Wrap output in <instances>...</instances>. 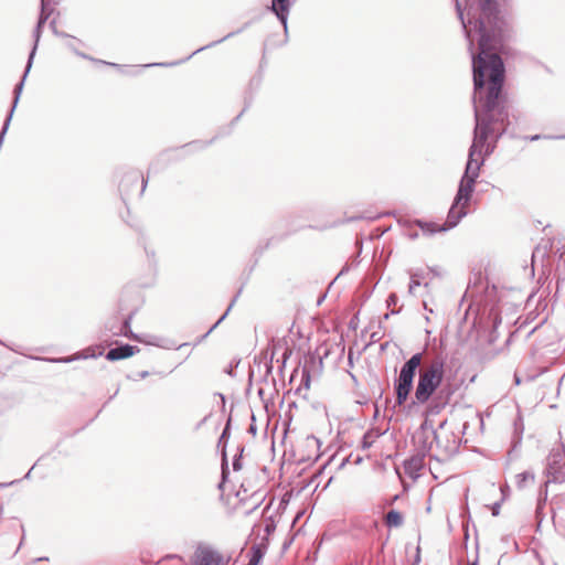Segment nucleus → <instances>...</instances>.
<instances>
[{"label":"nucleus","instance_id":"obj_1","mask_svg":"<svg viewBox=\"0 0 565 565\" xmlns=\"http://www.w3.org/2000/svg\"><path fill=\"white\" fill-rule=\"evenodd\" d=\"M475 23L481 32L479 52L471 51L476 124L463 174L477 182L486 158L493 152L510 125L502 95L505 68L500 56L509 40V29L491 11L483 13Z\"/></svg>","mask_w":565,"mask_h":565},{"label":"nucleus","instance_id":"obj_2","mask_svg":"<svg viewBox=\"0 0 565 565\" xmlns=\"http://www.w3.org/2000/svg\"><path fill=\"white\" fill-rule=\"evenodd\" d=\"M476 181L462 174L457 193L454 198L452 204L448 211L447 220L444 224L438 225L434 222H426L423 220H415L414 224L417 225L424 235L431 236L436 233L447 232L456 227L459 222L468 214V206L475 192Z\"/></svg>","mask_w":565,"mask_h":565},{"label":"nucleus","instance_id":"obj_3","mask_svg":"<svg viewBox=\"0 0 565 565\" xmlns=\"http://www.w3.org/2000/svg\"><path fill=\"white\" fill-rule=\"evenodd\" d=\"M456 11L468 40L470 51H472L475 38L477 36L478 41L481 39V32L476 28L475 21L487 11H491V14L505 22L509 29V39L511 38V25L499 9L495 0H456Z\"/></svg>","mask_w":565,"mask_h":565},{"label":"nucleus","instance_id":"obj_4","mask_svg":"<svg viewBox=\"0 0 565 565\" xmlns=\"http://www.w3.org/2000/svg\"><path fill=\"white\" fill-rule=\"evenodd\" d=\"M446 358L437 354L419 370L414 404L424 405L430 401L445 377Z\"/></svg>","mask_w":565,"mask_h":565},{"label":"nucleus","instance_id":"obj_5","mask_svg":"<svg viewBox=\"0 0 565 565\" xmlns=\"http://www.w3.org/2000/svg\"><path fill=\"white\" fill-rule=\"evenodd\" d=\"M423 354H413L401 367L399 375L395 381V403L397 406H402L408 398V395L414 385V377L416 371L422 364Z\"/></svg>","mask_w":565,"mask_h":565},{"label":"nucleus","instance_id":"obj_6","mask_svg":"<svg viewBox=\"0 0 565 565\" xmlns=\"http://www.w3.org/2000/svg\"><path fill=\"white\" fill-rule=\"evenodd\" d=\"M447 420H443L436 431H434V440L436 454L431 457L437 460H445L459 451L461 439L454 431L447 430Z\"/></svg>","mask_w":565,"mask_h":565},{"label":"nucleus","instance_id":"obj_7","mask_svg":"<svg viewBox=\"0 0 565 565\" xmlns=\"http://www.w3.org/2000/svg\"><path fill=\"white\" fill-rule=\"evenodd\" d=\"M547 480L545 486L548 483H563L565 482V450L553 449L547 457L546 463Z\"/></svg>","mask_w":565,"mask_h":565},{"label":"nucleus","instance_id":"obj_8","mask_svg":"<svg viewBox=\"0 0 565 565\" xmlns=\"http://www.w3.org/2000/svg\"><path fill=\"white\" fill-rule=\"evenodd\" d=\"M52 11H53L52 9H49V2L46 0H41V13H40L38 24L33 32L34 45H33V47L30 52L29 58H28L26 67H25L24 74L22 76L23 79L26 78V76L32 67L33 58H34V55H35V52H36V49L39 45L41 34H42L43 25L46 22V20L49 19V17L51 15Z\"/></svg>","mask_w":565,"mask_h":565},{"label":"nucleus","instance_id":"obj_9","mask_svg":"<svg viewBox=\"0 0 565 565\" xmlns=\"http://www.w3.org/2000/svg\"><path fill=\"white\" fill-rule=\"evenodd\" d=\"M231 423H232V417L230 415L227 417L225 427H224V429L218 438V441H217V448L221 449V454H222L221 482L218 483L220 489L223 488V484L225 483V481L230 475L228 461H227V455H226V445H227L228 438L231 436Z\"/></svg>","mask_w":565,"mask_h":565},{"label":"nucleus","instance_id":"obj_10","mask_svg":"<svg viewBox=\"0 0 565 565\" xmlns=\"http://www.w3.org/2000/svg\"><path fill=\"white\" fill-rule=\"evenodd\" d=\"M294 3L295 2L290 0H271V4L268 7V10L273 12L282 24L286 36L288 33V15Z\"/></svg>","mask_w":565,"mask_h":565},{"label":"nucleus","instance_id":"obj_11","mask_svg":"<svg viewBox=\"0 0 565 565\" xmlns=\"http://www.w3.org/2000/svg\"><path fill=\"white\" fill-rule=\"evenodd\" d=\"M269 540L263 536L259 542L254 543L248 552V563L246 565H259L267 553Z\"/></svg>","mask_w":565,"mask_h":565},{"label":"nucleus","instance_id":"obj_12","mask_svg":"<svg viewBox=\"0 0 565 565\" xmlns=\"http://www.w3.org/2000/svg\"><path fill=\"white\" fill-rule=\"evenodd\" d=\"M414 440H415V444H416V450H417L416 454H420L424 457H426L434 449L436 450V448H435V440H434V437H431V435H428V434H416L414 436Z\"/></svg>","mask_w":565,"mask_h":565},{"label":"nucleus","instance_id":"obj_13","mask_svg":"<svg viewBox=\"0 0 565 565\" xmlns=\"http://www.w3.org/2000/svg\"><path fill=\"white\" fill-rule=\"evenodd\" d=\"M424 456L415 454L411 458L404 460V470L413 479L418 477L419 471L424 467Z\"/></svg>","mask_w":565,"mask_h":565},{"label":"nucleus","instance_id":"obj_14","mask_svg":"<svg viewBox=\"0 0 565 565\" xmlns=\"http://www.w3.org/2000/svg\"><path fill=\"white\" fill-rule=\"evenodd\" d=\"M138 352H139V349L137 347H134L130 344H122L120 347L110 349L106 354V359L109 361H117V360L129 358Z\"/></svg>","mask_w":565,"mask_h":565},{"label":"nucleus","instance_id":"obj_15","mask_svg":"<svg viewBox=\"0 0 565 565\" xmlns=\"http://www.w3.org/2000/svg\"><path fill=\"white\" fill-rule=\"evenodd\" d=\"M193 565H212V548L199 546L194 554Z\"/></svg>","mask_w":565,"mask_h":565},{"label":"nucleus","instance_id":"obj_16","mask_svg":"<svg viewBox=\"0 0 565 565\" xmlns=\"http://www.w3.org/2000/svg\"><path fill=\"white\" fill-rule=\"evenodd\" d=\"M124 337L129 338L135 341H138V342H141V343L149 344V345H156V347L162 345L160 342V339L156 335H150V334H141L140 335V334L134 333L132 331H129V332H124Z\"/></svg>","mask_w":565,"mask_h":565},{"label":"nucleus","instance_id":"obj_17","mask_svg":"<svg viewBox=\"0 0 565 565\" xmlns=\"http://www.w3.org/2000/svg\"><path fill=\"white\" fill-rule=\"evenodd\" d=\"M409 275V285H408V294L411 296L415 295V288L422 285V280L425 278V271L423 269H411L408 270Z\"/></svg>","mask_w":565,"mask_h":565},{"label":"nucleus","instance_id":"obj_18","mask_svg":"<svg viewBox=\"0 0 565 565\" xmlns=\"http://www.w3.org/2000/svg\"><path fill=\"white\" fill-rule=\"evenodd\" d=\"M384 523L387 527H399L404 523V516L397 510H390L384 516Z\"/></svg>","mask_w":565,"mask_h":565},{"label":"nucleus","instance_id":"obj_19","mask_svg":"<svg viewBox=\"0 0 565 565\" xmlns=\"http://www.w3.org/2000/svg\"><path fill=\"white\" fill-rule=\"evenodd\" d=\"M441 394L443 391L437 396H433L430 398L431 401L427 408L428 415H438L441 412V409L446 406L447 399H444Z\"/></svg>","mask_w":565,"mask_h":565},{"label":"nucleus","instance_id":"obj_20","mask_svg":"<svg viewBox=\"0 0 565 565\" xmlns=\"http://www.w3.org/2000/svg\"><path fill=\"white\" fill-rule=\"evenodd\" d=\"M516 487L519 489H524L529 486V483L534 482V473L531 471H523L515 477Z\"/></svg>","mask_w":565,"mask_h":565},{"label":"nucleus","instance_id":"obj_21","mask_svg":"<svg viewBox=\"0 0 565 565\" xmlns=\"http://www.w3.org/2000/svg\"><path fill=\"white\" fill-rule=\"evenodd\" d=\"M489 318L492 321V330H491V332L489 334V342L492 343L497 339L495 332H497V328L501 323V317H500V315L498 312H494L493 310H491V312L489 315Z\"/></svg>","mask_w":565,"mask_h":565},{"label":"nucleus","instance_id":"obj_22","mask_svg":"<svg viewBox=\"0 0 565 565\" xmlns=\"http://www.w3.org/2000/svg\"><path fill=\"white\" fill-rule=\"evenodd\" d=\"M437 428L434 427L433 423L428 419H425L422 425L419 426V429L416 434H428L434 437V431H436Z\"/></svg>","mask_w":565,"mask_h":565},{"label":"nucleus","instance_id":"obj_23","mask_svg":"<svg viewBox=\"0 0 565 565\" xmlns=\"http://www.w3.org/2000/svg\"><path fill=\"white\" fill-rule=\"evenodd\" d=\"M374 438H375V435L373 434V431L367 430L362 437V441H361L362 449H369L370 447H372V445L374 443Z\"/></svg>","mask_w":565,"mask_h":565},{"label":"nucleus","instance_id":"obj_24","mask_svg":"<svg viewBox=\"0 0 565 565\" xmlns=\"http://www.w3.org/2000/svg\"><path fill=\"white\" fill-rule=\"evenodd\" d=\"M243 451H244V446H238L237 447V454L234 456L233 462H232L234 471H238V470L242 469V455H243Z\"/></svg>","mask_w":565,"mask_h":565},{"label":"nucleus","instance_id":"obj_25","mask_svg":"<svg viewBox=\"0 0 565 565\" xmlns=\"http://www.w3.org/2000/svg\"><path fill=\"white\" fill-rule=\"evenodd\" d=\"M231 561V556H225L214 551V565H226Z\"/></svg>","mask_w":565,"mask_h":565},{"label":"nucleus","instance_id":"obj_26","mask_svg":"<svg viewBox=\"0 0 565 565\" xmlns=\"http://www.w3.org/2000/svg\"><path fill=\"white\" fill-rule=\"evenodd\" d=\"M561 138H565V135H564V136H542V135H533V136H526V137H524V139L530 140V141H536V140H540V139H561Z\"/></svg>","mask_w":565,"mask_h":565},{"label":"nucleus","instance_id":"obj_27","mask_svg":"<svg viewBox=\"0 0 565 565\" xmlns=\"http://www.w3.org/2000/svg\"><path fill=\"white\" fill-rule=\"evenodd\" d=\"M236 298H237V296H235V297L232 299V301H231V303L228 305V307H227L226 311L222 315V317H221L216 322H214V324H213V328H214V329H216V328H217V326H218V324H220V323H221V322L226 318V316L228 315L230 310H231V309H232V307L234 306V302L236 301Z\"/></svg>","mask_w":565,"mask_h":565},{"label":"nucleus","instance_id":"obj_28","mask_svg":"<svg viewBox=\"0 0 565 565\" xmlns=\"http://www.w3.org/2000/svg\"><path fill=\"white\" fill-rule=\"evenodd\" d=\"M275 529H276L275 522L273 520L268 521L264 527V532H265L264 536H267V539L269 540V535L275 531Z\"/></svg>","mask_w":565,"mask_h":565},{"label":"nucleus","instance_id":"obj_29","mask_svg":"<svg viewBox=\"0 0 565 565\" xmlns=\"http://www.w3.org/2000/svg\"><path fill=\"white\" fill-rule=\"evenodd\" d=\"M130 320H131V317H129L128 319H126L122 323V327L120 329V331L117 333V334H121L124 335V332H129L131 331V328H130Z\"/></svg>","mask_w":565,"mask_h":565},{"label":"nucleus","instance_id":"obj_30","mask_svg":"<svg viewBox=\"0 0 565 565\" xmlns=\"http://www.w3.org/2000/svg\"><path fill=\"white\" fill-rule=\"evenodd\" d=\"M398 301V297L396 294L392 292L388 295L387 299H386V305L387 307H392V306H395Z\"/></svg>","mask_w":565,"mask_h":565},{"label":"nucleus","instance_id":"obj_31","mask_svg":"<svg viewBox=\"0 0 565 565\" xmlns=\"http://www.w3.org/2000/svg\"><path fill=\"white\" fill-rule=\"evenodd\" d=\"M78 359V356H67V358H61V359H53L52 362H62V363H70L74 360Z\"/></svg>","mask_w":565,"mask_h":565},{"label":"nucleus","instance_id":"obj_32","mask_svg":"<svg viewBox=\"0 0 565 565\" xmlns=\"http://www.w3.org/2000/svg\"><path fill=\"white\" fill-rule=\"evenodd\" d=\"M302 382H303L306 387H309L310 374H309V372L306 369H303V371H302Z\"/></svg>","mask_w":565,"mask_h":565},{"label":"nucleus","instance_id":"obj_33","mask_svg":"<svg viewBox=\"0 0 565 565\" xmlns=\"http://www.w3.org/2000/svg\"><path fill=\"white\" fill-rule=\"evenodd\" d=\"M500 502H495L492 508H491V511H492V515L497 516L499 515L500 513Z\"/></svg>","mask_w":565,"mask_h":565},{"label":"nucleus","instance_id":"obj_34","mask_svg":"<svg viewBox=\"0 0 565 565\" xmlns=\"http://www.w3.org/2000/svg\"><path fill=\"white\" fill-rule=\"evenodd\" d=\"M248 433L253 434L254 436L257 434V427L254 423L249 425Z\"/></svg>","mask_w":565,"mask_h":565},{"label":"nucleus","instance_id":"obj_35","mask_svg":"<svg viewBox=\"0 0 565 565\" xmlns=\"http://www.w3.org/2000/svg\"><path fill=\"white\" fill-rule=\"evenodd\" d=\"M141 181H142V184H141V193H143V191H145V189H146V186H147V182H148V180H147V179H145V178H142V180H141Z\"/></svg>","mask_w":565,"mask_h":565},{"label":"nucleus","instance_id":"obj_36","mask_svg":"<svg viewBox=\"0 0 565 565\" xmlns=\"http://www.w3.org/2000/svg\"><path fill=\"white\" fill-rule=\"evenodd\" d=\"M542 507H543V503H542L541 500H539L537 508H536V514L537 515L541 513Z\"/></svg>","mask_w":565,"mask_h":565},{"label":"nucleus","instance_id":"obj_37","mask_svg":"<svg viewBox=\"0 0 565 565\" xmlns=\"http://www.w3.org/2000/svg\"><path fill=\"white\" fill-rule=\"evenodd\" d=\"M139 379H146L148 376V372L147 371H142L138 374Z\"/></svg>","mask_w":565,"mask_h":565},{"label":"nucleus","instance_id":"obj_38","mask_svg":"<svg viewBox=\"0 0 565 565\" xmlns=\"http://www.w3.org/2000/svg\"><path fill=\"white\" fill-rule=\"evenodd\" d=\"M130 179L137 182L139 179L138 173H131Z\"/></svg>","mask_w":565,"mask_h":565},{"label":"nucleus","instance_id":"obj_39","mask_svg":"<svg viewBox=\"0 0 565 565\" xmlns=\"http://www.w3.org/2000/svg\"><path fill=\"white\" fill-rule=\"evenodd\" d=\"M408 236H409V238L415 239V238H417V237H418V233H417V232H415V233H409V234H408Z\"/></svg>","mask_w":565,"mask_h":565},{"label":"nucleus","instance_id":"obj_40","mask_svg":"<svg viewBox=\"0 0 565 565\" xmlns=\"http://www.w3.org/2000/svg\"><path fill=\"white\" fill-rule=\"evenodd\" d=\"M216 395L221 398L223 407H224L225 406V397H224V395L220 394V393H217Z\"/></svg>","mask_w":565,"mask_h":565},{"label":"nucleus","instance_id":"obj_41","mask_svg":"<svg viewBox=\"0 0 565 565\" xmlns=\"http://www.w3.org/2000/svg\"><path fill=\"white\" fill-rule=\"evenodd\" d=\"M419 561H420L419 554L417 553V555H416V557H415V559H414L412 565H418Z\"/></svg>","mask_w":565,"mask_h":565},{"label":"nucleus","instance_id":"obj_42","mask_svg":"<svg viewBox=\"0 0 565 565\" xmlns=\"http://www.w3.org/2000/svg\"><path fill=\"white\" fill-rule=\"evenodd\" d=\"M423 306H424V309H425L426 311L433 312V309H430V308L427 306V302H426V301H424V302H423Z\"/></svg>","mask_w":565,"mask_h":565},{"label":"nucleus","instance_id":"obj_43","mask_svg":"<svg viewBox=\"0 0 565 565\" xmlns=\"http://www.w3.org/2000/svg\"><path fill=\"white\" fill-rule=\"evenodd\" d=\"M230 35H231V34H228V36H230ZM226 38H227V35H226V36H223L222 39H220V40H217V41H214V44H215V43H218V42H223Z\"/></svg>","mask_w":565,"mask_h":565},{"label":"nucleus","instance_id":"obj_44","mask_svg":"<svg viewBox=\"0 0 565 565\" xmlns=\"http://www.w3.org/2000/svg\"><path fill=\"white\" fill-rule=\"evenodd\" d=\"M347 271H348V267L345 266V267H343V268L341 269V271H340V274H339V275H342V274H344V273H347Z\"/></svg>","mask_w":565,"mask_h":565},{"label":"nucleus","instance_id":"obj_45","mask_svg":"<svg viewBox=\"0 0 565 565\" xmlns=\"http://www.w3.org/2000/svg\"><path fill=\"white\" fill-rule=\"evenodd\" d=\"M54 32H55V34H57V35H61V36H67L65 33H62V32L60 33V32H57V31H54Z\"/></svg>","mask_w":565,"mask_h":565},{"label":"nucleus","instance_id":"obj_46","mask_svg":"<svg viewBox=\"0 0 565 565\" xmlns=\"http://www.w3.org/2000/svg\"><path fill=\"white\" fill-rule=\"evenodd\" d=\"M192 55H195V52H192V54H189V55L186 56V60H190V58L192 57Z\"/></svg>","mask_w":565,"mask_h":565},{"label":"nucleus","instance_id":"obj_47","mask_svg":"<svg viewBox=\"0 0 565 565\" xmlns=\"http://www.w3.org/2000/svg\"><path fill=\"white\" fill-rule=\"evenodd\" d=\"M192 55H195V52H192V54H189V55L186 56V60H190V58L192 57Z\"/></svg>","mask_w":565,"mask_h":565},{"label":"nucleus","instance_id":"obj_48","mask_svg":"<svg viewBox=\"0 0 565 565\" xmlns=\"http://www.w3.org/2000/svg\"><path fill=\"white\" fill-rule=\"evenodd\" d=\"M192 55H195V52H192V54H189V55L186 56V60H190V58L192 57Z\"/></svg>","mask_w":565,"mask_h":565},{"label":"nucleus","instance_id":"obj_49","mask_svg":"<svg viewBox=\"0 0 565 565\" xmlns=\"http://www.w3.org/2000/svg\"><path fill=\"white\" fill-rule=\"evenodd\" d=\"M192 55H195V52H192V54H189V55L186 56V60H190V58L192 57Z\"/></svg>","mask_w":565,"mask_h":565},{"label":"nucleus","instance_id":"obj_50","mask_svg":"<svg viewBox=\"0 0 565 565\" xmlns=\"http://www.w3.org/2000/svg\"><path fill=\"white\" fill-rule=\"evenodd\" d=\"M430 271L434 274V275H437V270L435 268H429Z\"/></svg>","mask_w":565,"mask_h":565},{"label":"nucleus","instance_id":"obj_51","mask_svg":"<svg viewBox=\"0 0 565 565\" xmlns=\"http://www.w3.org/2000/svg\"><path fill=\"white\" fill-rule=\"evenodd\" d=\"M398 312H399L398 310H392V311H391V315H396V313H398Z\"/></svg>","mask_w":565,"mask_h":565},{"label":"nucleus","instance_id":"obj_52","mask_svg":"<svg viewBox=\"0 0 565 565\" xmlns=\"http://www.w3.org/2000/svg\"><path fill=\"white\" fill-rule=\"evenodd\" d=\"M211 332H212V328H210V329L206 331L205 335H209Z\"/></svg>","mask_w":565,"mask_h":565},{"label":"nucleus","instance_id":"obj_53","mask_svg":"<svg viewBox=\"0 0 565 565\" xmlns=\"http://www.w3.org/2000/svg\"><path fill=\"white\" fill-rule=\"evenodd\" d=\"M515 382H516V384L520 383V379L518 376H515Z\"/></svg>","mask_w":565,"mask_h":565},{"label":"nucleus","instance_id":"obj_54","mask_svg":"<svg viewBox=\"0 0 565 565\" xmlns=\"http://www.w3.org/2000/svg\"><path fill=\"white\" fill-rule=\"evenodd\" d=\"M424 287H425V288H428V287H429V284H428V282H425V284H424Z\"/></svg>","mask_w":565,"mask_h":565}]
</instances>
